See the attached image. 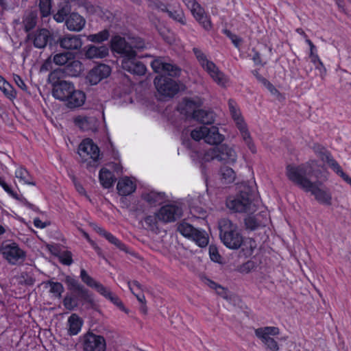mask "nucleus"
Wrapping results in <instances>:
<instances>
[{
	"mask_svg": "<svg viewBox=\"0 0 351 351\" xmlns=\"http://www.w3.org/2000/svg\"><path fill=\"white\" fill-rule=\"evenodd\" d=\"M75 122L82 130H89L96 128L97 119L93 117H78Z\"/></svg>",
	"mask_w": 351,
	"mask_h": 351,
	"instance_id": "33",
	"label": "nucleus"
},
{
	"mask_svg": "<svg viewBox=\"0 0 351 351\" xmlns=\"http://www.w3.org/2000/svg\"><path fill=\"white\" fill-rule=\"evenodd\" d=\"M67 13L64 8H62L58 11V12L53 15V19L58 23H62L64 21H66V16Z\"/></svg>",
	"mask_w": 351,
	"mask_h": 351,
	"instance_id": "53",
	"label": "nucleus"
},
{
	"mask_svg": "<svg viewBox=\"0 0 351 351\" xmlns=\"http://www.w3.org/2000/svg\"><path fill=\"white\" fill-rule=\"evenodd\" d=\"M193 51L199 64L206 71L213 80L219 86L224 87L228 83V77L212 61L209 60L203 51L196 47Z\"/></svg>",
	"mask_w": 351,
	"mask_h": 351,
	"instance_id": "5",
	"label": "nucleus"
},
{
	"mask_svg": "<svg viewBox=\"0 0 351 351\" xmlns=\"http://www.w3.org/2000/svg\"><path fill=\"white\" fill-rule=\"evenodd\" d=\"M109 32L104 29L97 34H90L87 36L88 40L93 43H101L107 40L109 38Z\"/></svg>",
	"mask_w": 351,
	"mask_h": 351,
	"instance_id": "43",
	"label": "nucleus"
},
{
	"mask_svg": "<svg viewBox=\"0 0 351 351\" xmlns=\"http://www.w3.org/2000/svg\"><path fill=\"white\" fill-rule=\"evenodd\" d=\"M182 214V208L176 204H167L158 211V217L160 221L171 223L178 219Z\"/></svg>",
	"mask_w": 351,
	"mask_h": 351,
	"instance_id": "16",
	"label": "nucleus"
},
{
	"mask_svg": "<svg viewBox=\"0 0 351 351\" xmlns=\"http://www.w3.org/2000/svg\"><path fill=\"white\" fill-rule=\"evenodd\" d=\"M96 230L99 234L102 235L104 237H106V234H108V232H107L106 230L101 227H97Z\"/></svg>",
	"mask_w": 351,
	"mask_h": 351,
	"instance_id": "63",
	"label": "nucleus"
},
{
	"mask_svg": "<svg viewBox=\"0 0 351 351\" xmlns=\"http://www.w3.org/2000/svg\"><path fill=\"white\" fill-rule=\"evenodd\" d=\"M68 324H69V333L71 335H75L81 330V327L82 325V321L77 315L73 314L69 318Z\"/></svg>",
	"mask_w": 351,
	"mask_h": 351,
	"instance_id": "37",
	"label": "nucleus"
},
{
	"mask_svg": "<svg viewBox=\"0 0 351 351\" xmlns=\"http://www.w3.org/2000/svg\"><path fill=\"white\" fill-rule=\"evenodd\" d=\"M158 212L154 215H147L143 219V224L146 229L155 232L158 229Z\"/></svg>",
	"mask_w": 351,
	"mask_h": 351,
	"instance_id": "40",
	"label": "nucleus"
},
{
	"mask_svg": "<svg viewBox=\"0 0 351 351\" xmlns=\"http://www.w3.org/2000/svg\"><path fill=\"white\" fill-rule=\"evenodd\" d=\"M207 281H208V285L210 288L215 289L218 294H219V295L223 294V293L225 292V290L221 286L217 285V283H215V282H213L212 280H208Z\"/></svg>",
	"mask_w": 351,
	"mask_h": 351,
	"instance_id": "56",
	"label": "nucleus"
},
{
	"mask_svg": "<svg viewBox=\"0 0 351 351\" xmlns=\"http://www.w3.org/2000/svg\"><path fill=\"white\" fill-rule=\"evenodd\" d=\"M111 69L109 66L101 64L95 66L88 73L86 80L90 85H96L103 79L110 74Z\"/></svg>",
	"mask_w": 351,
	"mask_h": 351,
	"instance_id": "21",
	"label": "nucleus"
},
{
	"mask_svg": "<svg viewBox=\"0 0 351 351\" xmlns=\"http://www.w3.org/2000/svg\"><path fill=\"white\" fill-rule=\"evenodd\" d=\"M3 256L10 264L16 265L25 260V253L16 243H3L0 248Z\"/></svg>",
	"mask_w": 351,
	"mask_h": 351,
	"instance_id": "13",
	"label": "nucleus"
},
{
	"mask_svg": "<svg viewBox=\"0 0 351 351\" xmlns=\"http://www.w3.org/2000/svg\"><path fill=\"white\" fill-rule=\"evenodd\" d=\"M122 68L130 73L143 75L145 73L146 66L141 62L138 61L136 57L122 56Z\"/></svg>",
	"mask_w": 351,
	"mask_h": 351,
	"instance_id": "23",
	"label": "nucleus"
},
{
	"mask_svg": "<svg viewBox=\"0 0 351 351\" xmlns=\"http://www.w3.org/2000/svg\"><path fill=\"white\" fill-rule=\"evenodd\" d=\"M48 285H49L51 293H53L58 297L61 296L62 293L64 291V287L60 282L49 281Z\"/></svg>",
	"mask_w": 351,
	"mask_h": 351,
	"instance_id": "48",
	"label": "nucleus"
},
{
	"mask_svg": "<svg viewBox=\"0 0 351 351\" xmlns=\"http://www.w3.org/2000/svg\"><path fill=\"white\" fill-rule=\"evenodd\" d=\"M86 20L77 13L73 12L66 19V28L71 32H80L84 27Z\"/></svg>",
	"mask_w": 351,
	"mask_h": 351,
	"instance_id": "25",
	"label": "nucleus"
},
{
	"mask_svg": "<svg viewBox=\"0 0 351 351\" xmlns=\"http://www.w3.org/2000/svg\"><path fill=\"white\" fill-rule=\"evenodd\" d=\"M219 237L223 245L229 249L237 250L243 243V237L237 224L224 218L219 221Z\"/></svg>",
	"mask_w": 351,
	"mask_h": 351,
	"instance_id": "3",
	"label": "nucleus"
},
{
	"mask_svg": "<svg viewBox=\"0 0 351 351\" xmlns=\"http://www.w3.org/2000/svg\"><path fill=\"white\" fill-rule=\"evenodd\" d=\"M34 225L38 228H44L47 226L46 223L43 222L39 218L34 219Z\"/></svg>",
	"mask_w": 351,
	"mask_h": 351,
	"instance_id": "60",
	"label": "nucleus"
},
{
	"mask_svg": "<svg viewBox=\"0 0 351 351\" xmlns=\"http://www.w3.org/2000/svg\"><path fill=\"white\" fill-rule=\"evenodd\" d=\"M99 178L101 184L106 189L110 188L116 180L112 173L105 168L100 170Z\"/></svg>",
	"mask_w": 351,
	"mask_h": 351,
	"instance_id": "35",
	"label": "nucleus"
},
{
	"mask_svg": "<svg viewBox=\"0 0 351 351\" xmlns=\"http://www.w3.org/2000/svg\"><path fill=\"white\" fill-rule=\"evenodd\" d=\"M39 10L43 17H46L50 15L51 10V0H39Z\"/></svg>",
	"mask_w": 351,
	"mask_h": 351,
	"instance_id": "45",
	"label": "nucleus"
},
{
	"mask_svg": "<svg viewBox=\"0 0 351 351\" xmlns=\"http://www.w3.org/2000/svg\"><path fill=\"white\" fill-rule=\"evenodd\" d=\"M191 136L195 141L204 139L210 145H218L223 141V136L215 126L208 128L205 125L197 128L191 132Z\"/></svg>",
	"mask_w": 351,
	"mask_h": 351,
	"instance_id": "9",
	"label": "nucleus"
},
{
	"mask_svg": "<svg viewBox=\"0 0 351 351\" xmlns=\"http://www.w3.org/2000/svg\"><path fill=\"white\" fill-rule=\"evenodd\" d=\"M324 162H326L337 175L339 176V174L343 171L339 163L332 158L331 154L327 155L326 156V160Z\"/></svg>",
	"mask_w": 351,
	"mask_h": 351,
	"instance_id": "47",
	"label": "nucleus"
},
{
	"mask_svg": "<svg viewBox=\"0 0 351 351\" xmlns=\"http://www.w3.org/2000/svg\"><path fill=\"white\" fill-rule=\"evenodd\" d=\"M113 51L125 57H136L135 49H141L145 47L144 40L138 37H129L128 40L119 36H114L111 40Z\"/></svg>",
	"mask_w": 351,
	"mask_h": 351,
	"instance_id": "4",
	"label": "nucleus"
},
{
	"mask_svg": "<svg viewBox=\"0 0 351 351\" xmlns=\"http://www.w3.org/2000/svg\"><path fill=\"white\" fill-rule=\"evenodd\" d=\"M66 283L70 290L74 291L76 294L82 297H86L88 291L77 280L67 276L66 278Z\"/></svg>",
	"mask_w": 351,
	"mask_h": 351,
	"instance_id": "31",
	"label": "nucleus"
},
{
	"mask_svg": "<svg viewBox=\"0 0 351 351\" xmlns=\"http://www.w3.org/2000/svg\"><path fill=\"white\" fill-rule=\"evenodd\" d=\"M71 59V54L69 52L56 53L53 56V62L56 65H64Z\"/></svg>",
	"mask_w": 351,
	"mask_h": 351,
	"instance_id": "44",
	"label": "nucleus"
},
{
	"mask_svg": "<svg viewBox=\"0 0 351 351\" xmlns=\"http://www.w3.org/2000/svg\"><path fill=\"white\" fill-rule=\"evenodd\" d=\"M60 261L65 265H71L73 263L71 252L69 251L63 252L60 256Z\"/></svg>",
	"mask_w": 351,
	"mask_h": 351,
	"instance_id": "50",
	"label": "nucleus"
},
{
	"mask_svg": "<svg viewBox=\"0 0 351 351\" xmlns=\"http://www.w3.org/2000/svg\"><path fill=\"white\" fill-rule=\"evenodd\" d=\"M49 36V32L46 29H41L32 35H28L29 39L32 40L34 47L39 49L46 47Z\"/></svg>",
	"mask_w": 351,
	"mask_h": 351,
	"instance_id": "27",
	"label": "nucleus"
},
{
	"mask_svg": "<svg viewBox=\"0 0 351 351\" xmlns=\"http://www.w3.org/2000/svg\"><path fill=\"white\" fill-rule=\"evenodd\" d=\"M83 351H106V342L103 336L87 332L81 339Z\"/></svg>",
	"mask_w": 351,
	"mask_h": 351,
	"instance_id": "12",
	"label": "nucleus"
},
{
	"mask_svg": "<svg viewBox=\"0 0 351 351\" xmlns=\"http://www.w3.org/2000/svg\"><path fill=\"white\" fill-rule=\"evenodd\" d=\"M209 252L210 258L213 261H216L217 257L219 256L217 250L211 247H210Z\"/></svg>",
	"mask_w": 351,
	"mask_h": 351,
	"instance_id": "61",
	"label": "nucleus"
},
{
	"mask_svg": "<svg viewBox=\"0 0 351 351\" xmlns=\"http://www.w3.org/2000/svg\"><path fill=\"white\" fill-rule=\"evenodd\" d=\"M151 66L154 72L167 75L171 77H179L181 69L176 64L164 62L161 58L154 60L151 62Z\"/></svg>",
	"mask_w": 351,
	"mask_h": 351,
	"instance_id": "15",
	"label": "nucleus"
},
{
	"mask_svg": "<svg viewBox=\"0 0 351 351\" xmlns=\"http://www.w3.org/2000/svg\"><path fill=\"white\" fill-rule=\"evenodd\" d=\"M129 289L132 293L136 297L137 300L142 304L145 303V295L143 293V289L142 285L138 281L128 282Z\"/></svg>",
	"mask_w": 351,
	"mask_h": 351,
	"instance_id": "39",
	"label": "nucleus"
},
{
	"mask_svg": "<svg viewBox=\"0 0 351 351\" xmlns=\"http://www.w3.org/2000/svg\"><path fill=\"white\" fill-rule=\"evenodd\" d=\"M254 332L266 350L269 351L279 350V344L276 340L280 335V329L278 327H261L255 329Z\"/></svg>",
	"mask_w": 351,
	"mask_h": 351,
	"instance_id": "7",
	"label": "nucleus"
},
{
	"mask_svg": "<svg viewBox=\"0 0 351 351\" xmlns=\"http://www.w3.org/2000/svg\"><path fill=\"white\" fill-rule=\"evenodd\" d=\"M149 6L152 9L160 10L167 12L168 16L173 20L184 25L186 21L182 10L178 6L173 9L168 8L166 5L159 1L158 0H153L149 2Z\"/></svg>",
	"mask_w": 351,
	"mask_h": 351,
	"instance_id": "18",
	"label": "nucleus"
},
{
	"mask_svg": "<svg viewBox=\"0 0 351 351\" xmlns=\"http://www.w3.org/2000/svg\"><path fill=\"white\" fill-rule=\"evenodd\" d=\"M255 267L254 262L252 261H248L242 265H241L239 268V271L241 273H248L252 271Z\"/></svg>",
	"mask_w": 351,
	"mask_h": 351,
	"instance_id": "52",
	"label": "nucleus"
},
{
	"mask_svg": "<svg viewBox=\"0 0 351 351\" xmlns=\"http://www.w3.org/2000/svg\"><path fill=\"white\" fill-rule=\"evenodd\" d=\"M1 186L4 189V191L6 193H8L11 197H12L15 199H19V196L18 195V194L16 192H14L6 182H2Z\"/></svg>",
	"mask_w": 351,
	"mask_h": 351,
	"instance_id": "54",
	"label": "nucleus"
},
{
	"mask_svg": "<svg viewBox=\"0 0 351 351\" xmlns=\"http://www.w3.org/2000/svg\"><path fill=\"white\" fill-rule=\"evenodd\" d=\"M245 225L247 229L254 230L261 226H265L259 219L257 215L248 216L245 219Z\"/></svg>",
	"mask_w": 351,
	"mask_h": 351,
	"instance_id": "42",
	"label": "nucleus"
},
{
	"mask_svg": "<svg viewBox=\"0 0 351 351\" xmlns=\"http://www.w3.org/2000/svg\"><path fill=\"white\" fill-rule=\"evenodd\" d=\"M58 44L60 47L67 51H79L83 41L81 35L66 34L58 38Z\"/></svg>",
	"mask_w": 351,
	"mask_h": 351,
	"instance_id": "19",
	"label": "nucleus"
},
{
	"mask_svg": "<svg viewBox=\"0 0 351 351\" xmlns=\"http://www.w3.org/2000/svg\"><path fill=\"white\" fill-rule=\"evenodd\" d=\"M286 176L295 186L306 192H311L320 204L330 205L332 195L329 190L322 187L327 181L329 172L317 161L311 160L299 165H289L286 167Z\"/></svg>",
	"mask_w": 351,
	"mask_h": 351,
	"instance_id": "1",
	"label": "nucleus"
},
{
	"mask_svg": "<svg viewBox=\"0 0 351 351\" xmlns=\"http://www.w3.org/2000/svg\"><path fill=\"white\" fill-rule=\"evenodd\" d=\"M202 99L195 97L193 98H185L183 99L182 103L179 105L178 110L180 113L184 114L186 116L193 114L194 117L195 112L203 104Z\"/></svg>",
	"mask_w": 351,
	"mask_h": 351,
	"instance_id": "24",
	"label": "nucleus"
},
{
	"mask_svg": "<svg viewBox=\"0 0 351 351\" xmlns=\"http://www.w3.org/2000/svg\"><path fill=\"white\" fill-rule=\"evenodd\" d=\"M154 83L158 92L165 97H172L179 90L178 83L164 75L156 77Z\"/></svg>",
	"mask_w": 351,
	"mask_h": 351,
	"instance_id": "14",
	"label": "nucleus"
},
{
	"mask_svg": "<svg viewBox=\"0 0 351 351\" xmlns=\"http://www.w3.org/2000/svg\"><path fill=\"white\" fill-rule=\"evenodd\" d=\"M339 176L342 178V179L346 182L348 184L351 185V178H350L346 173H345L343 171H342Z\"/></svg>",
	"mask_w": 351,
	"mask_h": 351,
	"instance_id": "62",
	"label": "nucleus"
},
{
	"mask_svg": "<svg viewBox=\"0 0 351 351\" xmlns=\"http://www.w3.org/2000/svg\"><path fill=\"white\" fill-rule=\"evenodd\" d=\"M314 66L315 67V69H317L319 71V75L322 77V78H323L326 72V68H325L323 62L322 61H320L317 64H315Z\"/></svg>",
	"mask_w": 351,
	"mask_h": 351,
	"instance_id": "58",
	"label": "nucleus"
},
{
	"mask_svg": "<svg viewBox=\"0 0 351 351\" xmlns=\"http://www.w3.org/2000/svg\"><path fill=\"white\" fill-rule=\"evenodd\" d=\"M193 118L204 125H210L215 121V114L213 111L198 110L195 112Z\"/></svg>",
	"mask_w": 351,
	"mask_h": 351,
	"instance_id": "32",
	"label": "nucleus"
},
{
	"mask_svg": "<svg viewBox=\"0 0 351 351\" xmlns=\"http://www.w3.org/2000/svg\"><path fill=\"white\" fill-rule=\"evenodd\" d=\"M220 173L224 183L230 184L233 182L235 180L236 174L232 168L223 167L221 168Z\"/></svg>",
	"mask_w": 351,
	"mask_h": 351,
	"instance_id": "41",
	"label": "nucleus"
},
{
	"mask_svg": "<svg viewBox=\"0 0 351 351\" xmlns=\"http://www.w3.org/2000/svg\"><path fill=\"white\" fill-rule=\"evenodd\" d=\"M309 58L314 65L321 61L318 55L315 52L310 53Z\"/></svg>",
	"mask_w": 351,
	"mask_h": 351,
	"instance_id": "59",
	"label": "nucleus"
},
{
	"mask_svg": "<svg viewBox=\"0 0 351 351\" xmlns=\"http://www.w3.org/2000/svg\"><path fill=\"white\" fill-rule=\"evenodd\" d=\"M110 243L117 246L119 249L125 252H128L127 246L122 243L119 239L112 235L110 232L106 234L105 237Z\"/></svg>",
	"mask_w": 351,
	"mask_h": 351,
	"instance_id": "46",
	"label": "nucleus"
},
{
	"mask_svg": "<svg viewBox=\"0 0 351 351\" xmlns=\"http://www.w3.org/2000/svg\"><path fill=\"white\" fill-rule=\"evenodd\" d=\"M142 199L151 206L161 204L165 199V194L155 191H145L141 195Z\"/></svg>",
	"mask_w": 351,
	"mask_h": 351,
	"instance_id": "28",
	"label": "nucleus"
},
{
	"mask_svg": "<svg viewBox=\"0 0 351 351\" xmlns=\"http://www.w3.org/2000/svg\"><path fill=\"white\" fill-rule=\"evenodd\" d=\"M78 154L85 160L88 156L93 161H97L99 157V149L91 139L86 138L80 143Z\"/></svg>",
	"mask_w": 351,
	"mask_h": 351,
	"instance_id": "22",
	"label": "nucleus"
},
{
	"mask_svg": "<svg viewBox=\"0 0 351 351\" xmlns=\"http://www.w3.org/2000/svg\"><path fill=\"white\" fill-rule=\"evenodd\" d=\"M80 278L84 283L92 289H94L99 293L103 295L106 299L110 300L112 304L121 306V302L119 298L108 287H104L100 282L96 281L93 278L88 275L84 269L80 270Z\"/></svg>",
	"mask_w": 351,
	"mask_h": 351,
	"instance_id": "8",
	"label": "nucleus"
},
{
	"mask_svg": "<svg viewBox=\"0 0 351 351\" xmlns=\"http://www.w3.org/2000/svg\"><path fill=\"white\" fill-rule=\"evenodd\" d=\"M82 71V64L80 61L73 60L69 62L64 68L63 72L69 76L77 77Z\"/></svg>",
	"mask_w": 351,
	"mask_h": 351,
	"instance_id": "34",
	"label": "nucleus"
},
{
	"mask_svg": "<svg viewBox=\"0 0 351 351\" xmlns=\"http://www.w3.org/2000/svg\"><path fill=\"white\" fill-rule=\"evenodd\" d=\"M272 94L277 92L276 88L270 82L265 86Z\"/></svg>",
	"mask_w": 351,
	"mask_h": 351,
	"instance_id": "64",
	"label": "nucleus"
},
{
	"mask_svg": "<svg viewBox=\"0 0 351 351\" xmlns=\"http://www.w3.org/2000/svg\"><path fill=\"white\" fill-rule=\"evenodd\" d=\"M226 206L230 210L237 213H253L256 210V206L250 195L243 192L235 198L228 199Z\"/></svg>",
	"mask_w": 351,
	"mask_h": 351,
	"instance_id": "11",
	"label": "nucleus"
},
{
	"mask_svg": "<svg viewBox=\"0 0 351 351\" xmlns=\"http://www.w3.org/2000/svg\"><path fill=\"white\" fill-rule=\"evenodd\" d=\"M86 100L85 93L77 89L72 91L71 94L68 97L64 102L66 106L69 108H75L82 106Z\"/></svg>",
	"mask_w": 351,
	"mask_h": 351,
	"instance_id": "26",
	"label": "nucleus"
},
{
	"mask_svg": "<svg viewBox=\"0 0 351 351\" xmlns=\"http://www.w3.org/2000/svg\"><path fill=\"white\" fill-rule=\"evenodd\" d=\"M313 150L322 161L326 160V156L327 155H330L326 148L320 145H315L313 146Z\"/></svg>",
	"mask_w": 351,
	"mask_h": 351,
	"instance_id": "49",
	"label": "nucleus"
},
{
	"mask_svg": "<svg viewBox=\"0 0 351 351\" xmlns=\"http://www.w3.org/2000/svg\"><path fill=\"white\" fill-rule=\"evenodd\" d=\"M13 80L16 84L23 90H27V87L22 78L16 74L13 75Z\"/></svg>",
	"mask_w": 351,
	"mask_h": 351,
	"instance_id": "55",
	"label": "nucleus"
},
{
	"mask_svg": "<svg viewBox=\"0 0 351 351\" xmlns=\"http://www.w3.org/2000/svg\"><path fill=\"white\" fill-rule=\"evenodd\" d=\"M178 231L184 237L193 240L200 247H206L208 243V235L206 231L195 228L186 222L180 223Z\"/></svg>",
	"mask_w": 351,
	"mask_h": 351,
	"instance_id": "10",
	"label": "nucleus"
},
{
	"mask_svg": "<svg viewBox=\"0 0 351 351\" xmlns=\"http://www.w3.org/2000/svg\"><path fill=\"white\" fill-rule=\"evenodd\" d=\"M19 201H20L24 206H27V208H29V209H32L33 210H38V208L31 204L30 202H29L25 197H19V199H18Z\"/></svg>",
	"mask_w": 351,
	"mask_h": 351,
	"instance_id": "57",
	"label": "nucleus"
},
{
	"mask_svg": "<svg viewBox=\"0 0 351 351\" xmlns=\"http://www.w3.org/2000/svg\"><path fill=\"white\" fill-rule=\"evenodd\" d=\"M117 189L119 195L126 196L134 192L136 184L129 178L125 177L119 180Z\"/></svg>",
	"mask_w": 351,
	"mask_h": 351,
	"instance_id": "30",
	"label": "nucleus"
},
{
	"mask_svg": "<svg viewBox=\"0 0 351 351\" xmlns=\"http://www.w3.org/2000/svg\"><path fill=\"white\" fill-rule=\"evenodd\" d=\"M191 158L196 165L202 169V173H204V163L213 160H217L232 165L236 162L237 155L235 150L226 144L217 145L204 152H193Z\"/></svg>",
	"mask_w": 351,
	"mask_h": 351,
	"instance_id": "2",
	"label": "nucleus"
},
{
	"mask_svg": "<svg viewBox=\"0 0 351 351\" xmlns=\"http://www.w3.org/2000/svg\"><path fill=\"white\" fill-rule=\"evenodd\" d=\"M2 91L5 95L10 99H14L16 96V90L10 84L8 85L5 84V88Z\"/></svg>",
	"mask_w": 351,
	"mask_h": 351,
	"instance_id": "51",
	"label": "nucleus"
},
{
	"mask_svg": "<svg viewBox=\"0 0 351 351\" xmlns=\"http://www.w3.org/2000/svg\"><path fill=\"white\" fill-rule=\"evenodd\" d=\"M228 107L232 117L240 131L243 140L248 147L249 149L252 153H255L256 152V147L252 142L251 136L247 130V125L243 121V119L241 115L240 110L239 109L237 103L234 100L230 99L228 101Z\"/></svg>",
	"mask_w": 351,
	"mask_h": 351,
	"instance_id": "6",
	"label": "nucleus"
},
{
	"mask_svg": "<svg viewBox=\"0 0 351 351\" xmlns=\"http://www.w3.org/2000/svg\"><path fill=\"white\" fill-rule=\"evenodd\" d=\"M186 6L204 29H209L211 27V23L208 16L205 14L204 8L195 0L189 1Z\"/></svg>",
	"mask_w": 351,
	"mask_h": 351,
	"instance_id": "20",
	"label": "nucleus"
},
{
	"mask_svg": "<svg viewBox=\"0 0 351 351\" xmlns=\"http://www.w3.org/2000/svg\"><path fill=\"white\" fill-rule=\"evenodd\" d=\"M75 89L73 83L65 80H57L53 83V96L60 100L64 101Z\"/></svg>",
	"mask_w": 351,
	"mask_h": 351,
	"instance_id": "17",
	"label": "nucleus"
},
{
	"mask_svg": "<svg viewBox=\"0 0 351 351\" xmlns=\"http://www.w3.org/2000/svg\"><path fill=\"white\" fill-rule=\"evenodd\" d=\"M109 49L106 45H88L85 56L88 59L104 58L108 55Z\"/></svg>",
	"mask_w": 351,
	"mask_h": 351,
	"instance_id": "29",
	"label": "nucleus"
},
{
	"mask_svg": "<svg viewBox=\"0 0 351 351\" xmlns=\"http://www.w3.org/2000/svg\"><path fill=\"white\" fill-rule=\"evenodd\" d=\"M15 177L23 184L32 186L36 185V183L33 181V178L29 173L23 167H19L16 169Z\"/></svg>",
	"mask_w": 351,
	"mask_h": 351,
	"instance_id": "36",
	"label": "nucleus"
},
{
	"mask_svg": "<svg viewBox=\"0 0 351 351\" xmlns=\"http://www.w3.org/2000/svg\"><path fill=\"white\" fill-rule=\"evenodd\" d=\"M23 23L26 32L34 29L37 23V12L36 11H30L26 13L23 16Z\"/></svg>",
	"mask_w": 351,
	"mask_h": 351,
	"instance_id": "38",
	"label": "nucleus"
}]
</instances>
